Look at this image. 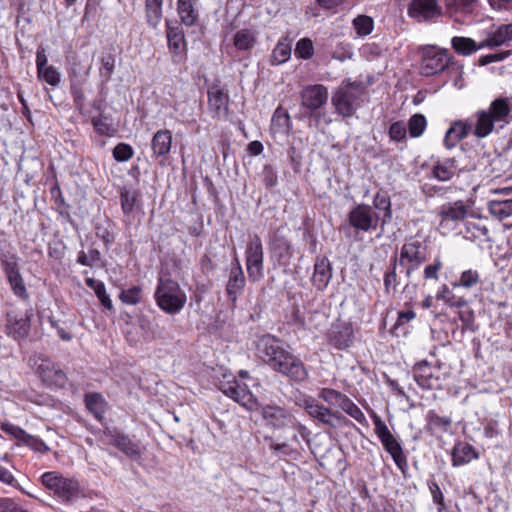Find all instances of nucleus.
<instances>
[{
	"instance_id": "1",
	"label": "nucleus",
	"mask_w": 512,
	"mask_h": 512,
	"mask_svg": "<svg viewBox=\"0 0 512 512\" xmlns=\"http://www.w3.org/2000/svg\"><path fill=\"white\" fill-rule=\"evenodd\" d=\"M257 354L275 371L296 380L303 381L307 371L302 362L285 348L284 344L272 335L261 336L256 343Z\"/></svg>"
},
{
	"instance_id": "2",
	"label": "nucleus",
	"mask_w": 512,
	"mask_h": 512,
	"mask_svg": "<svg viewBox=\"0 0 512 512\" xmlns=\"http://www.w3.org/2000/svg\"><path fill=\"white\" fill-rule=\"evenodd\" d=\"M155 300L163 311L169 314L178 313L186 303V294L179 284L168 276L158 278Z\"/></svg>"
},
{
	"instance_id": "3",
	"label": "nucleus",
	"mask_w": 512,
	"mask_h": 512,
	"mask_svg": "<svg viewBox=\"0 0 512 512\" xmlns=\"http://www.w3.org/2000/svg\"><path fill=\"white\" fill-rule=\"evenodd\" d=\"M41 482L45 488L61 499L63 502L72 503L85 496L78 480L63 477L58 472H46L41 476Z\"/></svg>"
},
{
	"instance_id": "4",
	"label": "nucleus",
	"mask_w": 512,
	"mask_h": 512,
	"mask_svg": "<svg viewBox=\"0 0 512 512\" xmlns=\"http://www.w3.org/2000/svg\"><path fill=\"white\" fill-rule=\"evenodd\" d=\"M261 415L267 425L281 429L292 427L300 434V437L309 442L310 431L306 426L296 420V418L286 409L277 405H266L261 409Z\"/></svg>"
},
{
	"instance_id": "5",
	"label": "nucleus",
	"mask_w": 512,
	"mask_h": 512,
	"mask_svg": "<svg viewBox=\"0 0 512 512\" xmlns=\"http://www.w3.org/2000/svg\"><path fill=\"white\" fill-rule=\"evenodd\" d=\"M453 57L447 49H440L434 45L422 48L420 74L431 77L442 73L452 62Z\"/></svg>"
},
{
	"instance_id": "6",
	"label": "nucleus",
	"mask_w": 512,
	"mask_h": 512,
	"mask_svg": "<svg viewBox=\"0 0 512 512\" xmlns=\"http://www.w3.org/2000/svg\"><path fill=\"white\" fill-rule=\"evenodd\" d=\"M373 423L375 433L378 436L380 442L382 443L384 449L391 455L396 466L401 471H404L407 467V459L403 453L401 444L390 432L387 425L382 421V419L379 416H373Z\"/></svg>"
},
{
	"instance_id": "7",
	"label": "nucleus",
	"mask_w": 512,
	"mask_h": 512,
	"mask_svg": "<svg viewBox=\"0 0 512 512\" xmlns=\"http://www.w3.org/2000/svg\"><path fill=\"white\" fill-rule=\"evenodd\" d=\"M362 94L363 89L360 85L350 83L335 92L332 103L340 115L351 117L360 105L359 100Z\"/></svg>"
},
{
	"instance_id": "8",
	"label": "nucleus",
	"mask_w": 512,
	"mask_h": 512,
	"mask_svg": "<svg viewBox=\"0 0 512 512\" xmlns=\"http://www.w3.org/2000/svg\"><path fill=\"white\" fill-rule=\"evenodd\" d=\"M246 269L251 282H258L264 277V251L260 237H249L245 250Z\"/></svg>"
},
{
	"instance_id": "9",
	"label": "nucleus",
	"mask_w": 512,
	"mask_h": 512,
	"mask_svg": "<svg viewBox=\"0 0 512 512\" xmlns=\"http://www.w3.org/2000/svg\"><path fill=\"white\" fill-rule=\"evenodd\" d=\"M467 213L468 206L462 200L448 202L440 206L438 212L440 217V232L442 234H447L450 231L455 230L466 218Z\"/></svg>"
},
{
	"instance_id": "10",
	"label": "nucleus",
	"mask_w": 512,
	"mask_h": 512,
	"mask_svg": "<svg viewBox=\"0 0 512 512\" xmlns=\"http://www.w3.org/2000/svg\"><path fill=\"white\" fill-rule=\"evenodd\" d=\"M220 389L228 397L244 406L248 410H254L258 407V403L248 386L235 377L221 382Z\"/></svg>"
},
{
	"instance_id": "11",
	"label": "nucleus",
	"mask_w": 512,
	"mask_h": 512,
	"mask_svg": "<svg viewBox=\"0 0 512 512\" xmlns=\"http://www.w3.org/2000/svg\"><path fill=\"white\" fill-rule=\"evenodd\" d=\"M379 220V215L373 211L371 206L366 204L355 206L348 214L350 225L364 232L376 230Z\"/></svg>"
},
{
	"instance_id": "12",
	"label": "nucleus",
	"mask_w": 512,
	"mask_h": 512,
	"mask_svg": "<svg viewBox=\"0 0 512 512\" xmlns=\"http://www.w3.org/2000/svg\"><path fill=\"white\" fill-rule=\"evenodd\" d=\"M127 341L137 344L157 337V322H124L121 327Z\"/></svg>"
},
{
	"instance_id": "13",
	"label": "nucleus",
	"mask_w": 512,
	"mask_h": 512,
	"mask_svg": "<svg viewBox=\"0 0 512 512\" xmlns=\"http://www.w3.org/2000/svg\"><path fill=\"white\" fill-rule=\"evenodd\" d=\"M328 98V89L322 84L308 85L300 92L301 106L311 113L325 106Z\"/></svg>"
},
{
	"instance_id": "14",
	"label": "nucleus",
	"mask_w": 512,
	"mask_h": 512,
	"mask_svg": "<svg viewBox=\"0 0 512 512\" xmlns=\"http://www.w3.org/2000/svg\"><path fill=\"white\" fill-rule=\"evenodd\" d=\"M34 364L37 366V375L44 385L56 387L65 385L66 374L51 360L39 358Z\"/></svg>"
},
{
	"instance_id": "15",
	"label": "nucleus",
	"mask_w": 512,
	"mask_h": 512,
	"mask_svg": "<svg viewBox=\"0 0 512 512\" xmlns=\"http://www.w3.org/2000/svg\"><path fill=\"white\" fill-rule=\"evenodd\" d=\"M300 406L303 407L311 417L327 426L336 427L339 424L340 416L336 412L318 403L312 397L303 399Z\"/></svg>"
},
{
	"instance_id": "16",
	"label": "nucleus",
	"mask_w": 512,
	"mask_h": 512,
	"mask_svg": "<svg viewBox=\"0 0 512 512\" xmlns=\"http://www.w3.org/2000/svg\"><path fill=\"white\" fill-rule=\"evenodd\" d=\"M425 261L422 244L419 241L405 243L400 252V264L406 266V274L409 277Z\"/></svg>"
},
{
	"instance_id": "17",
	"label": "nucleus",
	"mask_w": 512,
	"mask_h": 512,
	"mask_svg": "<svg viewBox=\"0 0 512 512\" xmlns=\"http://www.w3.org/2000/svg\"><path fill=\"white\" fill-rule=\"evenodd\" d=\"M441 7L436 0H413L408 8V15L417 21H431L441 15Z\"/></svg>"
},
{
	"instance_id": "18",
	"label": "nucleus",
	"mask_w": 512,
	"mask_h": 512,
	"mask_svg": "<svg viewBox=\"0 0 512 512\" xmlns=\"http://www.w3.org/2000/svg\"><path fill=\"white\" fill-rule=\"evenodd\" d=\"M229 95L218 86L208 91V110L213 118H226L228 115Z\"/></svg>"
},
{
	"instance_id": "19",
	"label": "nucleus",
	"mask_w": 512,
	"mask_h": 512,
	"mask_svg": "<svg viewBox=\"0 0 512 512\" xmlns=\"http://www.w3.org/2000/svg\"><path fill=\"white\" fill-rule=\"evenodd\" d=\"M329 343L336 349L348 348L353 343V328L348 322L334 323L328 333Z\"/></svg>"
},
{
	"instance_id": "20",
	"label": "nucleus",
	"mask_w": 512,
	"mask_h": 512,
	"mask_svg": "<svg viewBox=\"0 0 512 512\" xmlns=\"http://www.w3.org/2000/svg\"><path fill=\"white\" fill-rule=\"evenodd\" d=\"M473 122L470 120L454 121L444 137V146L447 149L454 148L461 140L472 133Z\"/></svg>"
},
{
	"instance_id": "21",
	"label": "nucleus",
	"mask_w": 512,
	"mask_h": 512,
	"mask_svg": "<svg viewBox=\"0 0 512 512\" xmlns=\"http://www.w3.org/2000/svg\"><path fill=\"white\" fill-rule=\"evenodd\" d=\"M414 379L423 389H435L440 386L439 377L434 375L432 366L426 362H419L413 368Z\"/></svg>"
},
{
	"instance_id": "22",
	"label": "nucleus",
	"mask_w": 512,
	"mask_h": 512,
	"mask_svg": "<svg viewBox=\"0 0 512 512\" xmlns=\"http://www.w3.org/2000/svg\"><path fill=\"white\" fill-rule=\"evenodd\" d=\"M245 276L238 259H235V266L231 268L229 280L226 286L228 297L233 302L237 300L245 287Z\"/></svg>"
},
{
	"instance_id": "23",
	"label": "nucleus",
	"mask_w": 512,
	"mask_h": 512,
	"mask_svg": "<svg viewBox=\"0 0 512 512\" xmlns=\"http://www.w3.org/2000/svg\"><path fill=\"white\" fill-rule=\"evenodd\" d=\"M272 253L274 257L277 259L279 265H289L293 257L291 243L286 237L280 235L279 233H276L274 235L272 242Z\"/></svg>"
},
{
	"instance_id": "24",
	"label": "nucleus",
	"mask_w": 512,
	"mask_h": 512,
	"mask_svg": "<svg viewBox=\"0 0 512 512\" xmlns=\"http://www.w3.org/2000/svg\"><path fill=\"white\" fill-rule=\"evenodd\" d=\"M332 278V267L328 259H318L314 265L312 283L318 290H324Z\"/></svg>"
},
{
	"instance_id": "25",
	"label": "nucleus",
	"mask_w": 512,
	"mask_h": 512,
	"mask_svg": "<svg viewBox=\"0 0 512 512\" xmlns=\"http://www.w3.org/2000/svg\"><path fill=\"white\" fill-rule=\"evenodd\" d=\"M469 120L473 122L472 134L477 138L487 137L493 131L495 125L486 110L477 111Z\"/></svg>"
},
{
	"instance_id": "26",
	"label": "nucleus",
	"mask_w": 512,
	"mask_h": 512,
	"mask_svg": "<svg viewBox=\"0 0 512 512\" xmlns=\"http://www.w3.org/2000/svg\"><path fill=\"white\" fill-rule=\"evenodd\" d=\"M452 465L454 467L462 466L470 463L474 459L479 458V453L474 447L467 442H459L455 444L452 453Z\"/></svg>"
},
{
	"instance_id": "27",
	"label": "nucleus",
	"mask_w": 512,
	"mask_h": 512,
	"mask_svg": "<svg viewBox=\"0 0 512 512\" xmlns=\"http://www.w3.org/2000/svg\"><path fill=\"white\" fill-rule=\"evenodd\" d=\"M486 111L489 112L495 124H508L512 119L511 105L507 99L499 98L494 100Z\"/></svg>"
},
{
	"instance_id": "28",
	"label": "nucleus",
	"mask_w": 512,
	"mask_h": 512,
	"mask_svg": "<svg viewBox=\"0 0 512 512\" xmlns=\"http://www.w3.org/2000/svg\"><path fill=\"white\" fill-rule=\"evenodd\" d=\"M172 133L169 130L157 131L151 141L152 156L159 158L166 156L171 149Z\"/></svg>"
},
{
	"instance_id": "29",
	"label": "nucleus",
	"mask_w": 512,
	"mask_h": 512,
	"mask_svg": "<svg viewBox=\"0 0 512 512\" xmlns=\"http://www.w3.org/2000/svg\"><path fill=\"white\" fill-rule=\"evenodd\" d=\"M197 0H178L177 12L181 22L186 26H193L198 21V12L195 9Z\"/></svg>"
},
{
	"instance_id": "30",
	"label": "nucleus",
	"mask_w": 512,
	"mask_h": 512,
	"mask_svg": "<svg viewBox=\"0 0 512 512\" xmlns=\"http://www.w3.org/2000/svg\"><path fill=\"white\" fill-rule=\"evenodd\" d=\"M166 25L169 49L174 54H179L185 48L184 32L179 26H173L170 21H167Z\"/></svg>"
},
{
	"instance_id": "31",
	"label": "nucleus",
	"mask_w": 512,
	"mask_h": 512,
	"mask_svg": "<svg viewBox=\"0 0 512 512\" xmlns=\"http://www.w3.org/2000/svg\"><path fill=\"white\" fill-rule=\"evenodd\" d=\"M511 39L512 24L501 25L495 32L491 33L484 41L480 43V47L501 46Z\"/></svg>"
},
{
	"instance_id": "32",
	"label": "nucleus",
	"mask_w": 512,
	"mask_h": 512,
	"mask_svg": "<svg viewBox=\"0 0 512 512\" xmlns=\"http://www.w3.org/2000/svg\"><path fill=\"white\" fill-rule=\"evenodd\" d=\"M17 26L18 31L16 33V39L19 45L22 47L26 45L28 48V40L31 37V24L30 18L24 12V7L22 6L19 10V16L17 18Z\"/></svg>"
},
{
	"instance_id": "33",
	"label": "nucleus",
	"mask_w": 512,
	"mask_h": 512,
	"mask_svg": "<svg viewBox=\"0 0 512 512\" xmlns=\"http://www.w3.org/2000/svg\"><path fill=\"white\" fill-rule=\"evenodd\" d=\"M163 0H145V14L150 27L156 29L162 20Z\"/></svg>"
},
{
	"instance_id": "34",
	"label": "nucleus",
	"mask_w": 512,
	"mask_h": 512,
	"mask_svg": "<svg viewBox=\"0 0 512 512\" xmlns=\"http://www.w3.org/2000/svg\"><path fill=\"white\" fill-rule=\"evenodd\" d=\"M112 443L132 459L141 457L139 445L134 443L128 436L116 435L113 437Z\"/></svg>"
},
{
	"instance_id": "35",
	"label": "nucleus",
	"mask_w": 512,
	"mask_h": 512,
	"mask_svg": "<svg viewBox=\"0 0 512 512\" xmlns=\"http://www.w3.org/2000/svg\"><path fill=\"white\" fill-rule=\"evenodd\" d=\"M85 404L87 409L95 416L96 419L102 420L104 417L106 402L99 393H88L85 396Z\"/></svg>"
},
{
	"instance_id": "36",
	"label": "nucleus",
	"mask_w": 512,
	"mask_h": 512,
	"mask_svg": "<svg viewBox=\"0 0 512 512\" xmlns=\"http://www.w3.org/2000/svg\"><path fill=\"white\" fill-rule=\"evenodd\" d=\"M457 170L455 159H446L442 162H438L433 170V176L439 181L450 180Z\"/></svg>"
},
{
	"instance_id": "37",
	"label": "nucleus",
	"mask_w": 512,
	"mask_h": 512,
	"mask_svg": "<svg viewBox=\"0 0 512 512\" xmlns=\"http://www.w3.org/2000/svg\"><path fill=\"white\" fill-rule=\"evenodd\" d=\"M451 46L458 54L463 56L471 55L483 48L480 47V44L477 45L473 39L460 36H455L451 39Z\"/></svg>"
},
{
	"instance_id": "38",
	"label": "nucleus",
	"mask_w": 512,
	"mask_h": 512,
	"mask_svg": "<svg viewBox=\"0 0 512 512\" xmlns=\"http://www.w3.org/2000/svg\"><path fill=\"white\" fill-rule=\"evenodd\" d=\"M6 272H7V277H8L9 283H10L14 293L18 297L27 300L29 295H28L26 287L24 285V281H23L21 275L19 274V271L15 267H13L9 264L7 266Z\"/></svg>"
},
{
	"instance_id": "39",
	"label": "nucleus",
	"mask_w": 512,
	"mask_h": 512,
	"mask_svg": "<svg viewBox=\"0 0 512 512\" xmlns=\"http://www.w3.org/2000/svg\"><path fill=\"white\" fill-rule=\"evenodd\" d=\"M373 205L377 210L383 211L381 218V227L383 228L392 219L390 198L385 193L378 192L374 197Z\"/></svg>"
},
{
	"instance_id": "40",
	"label": "nucleus",
	"mask_w": 512,
	"mask_h": 512,
	"mask_svg": "<svg viewBox=\"0 0 512 512\" xmlns=\"http://www.w3.org/2000/svg\"><path fill=\"white\" fill-rule=\"evenodd\" d=\"M233 44L238 50H249L256 44L255 33L250 29L239 30L233 37Z\"/></svg>"
},
{
	"instance_id": "41",
	"label": "nucleus",
	"mask_w": 512,
	"mask_h": 512,
	"mask_svg": "<svg viewBox=\"0 0 512 512\" xmlns=\"http://www.w3.org/2000/svg\"><path fill=\"white\" fill-rule=\"evenodd\" d=\"M489 212L498 220H503L512 216V199L491 201L489 203Z\"/></svg>"
},
{
	"instance_id": "42",
	"label": "nucleus",
	"mask_w": 512,
	"mask_h": 512,
	"mask_svg": "<svg viewBox=\"0 0 512 512\" xmlns=\"http://www.w3.org/2000/svg\"><path fill=\"white\" fill-rule=\"evenodd\" d=\"M93 107L100 111L99 115L94 116L91 120L95 131L100 135H110L113 131L112 125L108 117L102 116L100 102L94 101Z\"/></svg>"
},
{
	"instance_id": "43",
	"label": "nucleus",
	"mask_w": 512,
	"mask_h": 512,
	"mask_svg": "<svg viewBox=\"0 0 512 512\" xmlns=\"http://www.w3.org/2000/svg\"><path fill=\"white\" fill-rule=\"evenodd\" d=\"M37 73L41 81L51 86H57L61 79L59 71L52 65L38 69Z\"/></svg>"
},
{
	"instance_id": "44",
	"label": "nucleus",
	"mask_w": 512,
	"mask_h": 512,
	"mask_svg": "<svg viewBox=\"0 0 512 512\" xmlns=\"http://www.w3.org/2000/svg\"><path fill=\"white\" fill-rule=\"evenodd\" d=\"M120 200L123 213L125 215H129L133 211L138 200V193L124 188L121 190Z\"/></svg>"
},
{
	"instance_id": "45",
	"label": "nucleus",
	"mask_w": 512,
	"mask_h": 512,
	"mask_svg": "<svg viewBox=\"0 0 512 512\" xmlns=\"http://www.w3.org/2000/svg\"><path fill=\"white\" fill-rule=\"evenodd\" d=\"M353 26L361 37L369 35L374 27L373 19L366 15H359L353 20Z\"/></svg>"
},
{
	"instance_id": "46",
	"label": "nucleus",
	"mask_w": 512,
	"mask_h": 512,
	"mask_svg": "<svg viewBox=\"0 0 512 512\" xmlns=\"http://www.w3.org/2000/svg\"><path fill=\"white\" fill-rule=\"evenodd\" d=\"M427 126V121L424 115L415 114L408 121V130L411 137H419L423 134Z\"/></svg>"
},
{
	"instance_id": "47",
	"label": "nucleus",
	"mask_w": 512,
	"mask_h": 512,
	"mask_svg": "<svg viewBox=\"0 0 512 512\" xmlns=\"http://www.w3.org/2000/svg\"><path fill=\"white\" fill-rule=\"evenodd\" d=\"M339 407L359 423L362 424L366 421V417L360 408L347 396H345Z\"/></svg>"
},
{
	"instance_id": "48",
	"label": "nucleus",
	"mask_w": 512,
	"mask_h": 512,
	"mask_svg": "<svg viewBox=\"0 0 512 512\" xmlns=\"http://www.w3.org/2000/svg\"><path fill=\"white\" fill-rule=\"evenodd\" d=\"M345 396L346 395L342 394L341 392L330 388H322L319 392V397L329 406L339 407Z\"/></svg>"
},
{
	"instance_id": "49",
	"label": "nucleus",
	"mask_w": 512,
	"mask_h": 512,
	"mask_svg": "<svg viewBox=\"0 0 512 512\" xmlns=\"http://www.w3.org/2000/svg\"><path fill=\"white\" fill-rule=\"evenodd\" d=\"M291 55V46L285 42H279L273 50V63L282 64L286 62Z\"/></svg>"
},
{
	"instance_id": "50",
	"label": "nucleus",
	"mask_w": 512,
	"mask_h": 512,
	"mask_svg": "<svg viewBox=\"0 0 512 512\" xmlns=\"http://www.w3.org/2000/svg\"><path fill=\"white\" fill-rule=\"evenodd\" d=\"M274 125H277L281 130L288 131L291 127L290 116L282 107H278L272 118Z\"/></svg>"
},
{
	"instance_id": "51",
	"label": "nucleus",
	"mask_w": 512,
	"mask_h": 512,
	"mask_svg": "<svg viewBox=\"0 0 512 512\" xmlns=\"http://www.w3.org/2000/svg\"><path fill=\"white\" fill-rule=\"evenodd\" d=\"M101 260V254L97 249H90L88 253L79 252L77 262L84 266L93 267Z\"/></svg>"
},
{
	"instance_id": "52",
	"label": "nucleus",
	"mask_w": 512,
	"mask_h": 512,
	"mask_svg": "<svg viewBox=\"0 0 512 512\" xmlns=\"http://www.w3.org/2000/svg\"><path fill=\"white\" fill-rule=\"evenodd\" d=\"M314 53L313 43L308 38L300 39L295 48V54L303 59H309Z\"/></svg>"
},
{
	"instance_id": "53",
	"label": "nucleus",
	"mask_w": 512,
	"mask_h": 512,
	"mask_svg": "<svg viewBox=\"0 0 512 512\" xmlns=\"http://www.w3.org/2000/svg\"><path fill=\"white\" fill-rule=\"evenodd\" d=\"M480 281L479 273L475 270H466L464 271L460 278L459 282L457 283L458 286L464 287V288H471L478 284ZM456 286V284H454Z\"/></svg>"
},
{
	"instance_id": "54",
	"label": "nucleus",
	"mask_w": 512,
	"mask_h": 512,
	"mask_svg": "<svg viewBox=\"0 0 512 512\" xmlns=\"http://www.w3.org/2000/svg\"><path fill=\"white\" fill-rule=\"evenodd\" d=\"M133 148L126 143H119L113 149V157L119 162H125L133 157Z\"/></svg>"
},
{
	"instance_id": "55",
	"label": "nucleus",
	"mask_w": 512,
	"mask_h": 512,
	"mask_svg": "<svg viewBox=\"0 0 512 512\" xmlns=\"http://www.w3.org/2000/svg\"><path fill=\"white\" fill-rule=\"evenodd\" d=\"M86 284L95 290L97 297L100 299L104 306L110 307L111 301L106 294L105 286L103 283L98 282L92 278H87Z\"/></svg>"
},
{
	"instance_id": "56",
	"label": "nucleus",
	"mask_w": 512,
	"mask_h": 512,
	"mask_svg": "<svg viewBox=\"0 0 512 512\" xmlns=\"http://www.w3.org/2000/svg\"><path fill=\"white\" fill-rule=\"evenodd\" d=\"M270 449L275 452H281L284 456H298V448L294 447L292 443L286 441L282 443H277L272 441L270 443Z\"/></svg>"
},
{
	"instance_id": "57",
	"label": "nucleus",
	"mask_w": 512,
	"mask_h": 512,
	"mask_svg": "<svg viewBox=\"0 0 512 512\" xmlns=\"http://www.w3.org/2000/svg\"><path fill=\"white\" fill-rule=\"evenodd\" d=\"M443 264L440 258H435L432 264L424 268V278L426 280H437L438 272L441 270Z\"/></svg>"
},
{
	"instance_id": "58",
	"label": "nucleus",
	"mask_w": 512,
	"mask_h": 512,
	"mask_svg": "<svg viewBox=\"0 0 512 512\" xmlns=\"http://www.w3.org/2000/svg\"><path fill=\"white\" fill-rule=\"evenodd\" d=\"M389 135L394 141H402L406 137V125L403 122H395L389 128Z\"/></svg>"
},
{
	"instance_id": "59",
	"label": "nucleus",
	"mask_w": 512,
	"mask_h": 512,
	"mask_svg": "<svg viewBox=\"0 0 512 512\" xmlns=\"http://www.w3.org/2000/svg\"><path fill=\"white\" fill-rule=\"evenodd\" d=\"M263 183L267 188H271L277 185L278 179L277 174L270 165H265L262 172Z\"/></svg>"
},
{
	"instance_id": "60",
	"label": "nucleus",
	"mask_w": 512,
	"mask_h": 512,
	"mask_svg": "<svg viewBox=\"0 0 512 512\" xmlns=\"http://www.w3.org/2000/svg\"><path fill=\"white\" fill-rule=\"evenodd\" d=\"M141 297V289L139 287H133L121 293V299L127 304H136L139 302Z\"/></svg>"
},
{
	"instance_id": "61",
	"label": "nucleus",
	"mask_w": 512,
	"mask_h": 512,
	"mask_svg": "<svg viewBox=\"0 0 512 512\" xmlns=\"http://www.w3.org/2000/svg\"><path fill=\"white\" fill-rule=\"evenodd\" d=\"M396 258H394L393 263V269L390 272H387L384 277V284L387 290H389L390 287H394L396 283Z\"/></svg>"
},
{
	"instance_id": "62",
	"label": "nucleus",
	"mask_w": 512,
	"mask_h": 512,
	"mask_svg": "<svg viewBox=\"0 0 512 512\" xmlns=\"http://www.w3.org/2000/svg\"><path fill=\"white\" fill-rule=\"evenodd\" d=\"M503 59H504V55L502 53L489 54V55L480 57L479 64L481 66H484V65H488L492 62L501 61Z\"/></svg>"
},
{
	"instance_id": "63",
	"label": "nucleus",
	"mask_w": 512,
	"mask_h": 512,
	"mask_svg": "<svg viewBox=\"0 0 512 512\" xmlns=\"http://www.w3.org/2000/svg\"><path fill=\"white\" fill-rule=\"evenodd\" d=\"M51 325L57 330V333L62 340L70 341L73 338L71 331H67V328L58 326V322H51Z\"/></svg>"
},
{
	"instance_id": "64",
	"label": "nucleus",
	"mask_w": 512,
	"mask_h": 512,
	"mask_svg": "<svg viewBox=\"0 0 512 512\" xmlns=\"http://www.w3.org/2000/svg\"><path fill=\"white\" fill-rule=\"evenodd\" d=\"M103 68L107 71V75L110 76L114 70L115 59L112 55H108L101 60Z\"/></svg>"
}]
</instances>
